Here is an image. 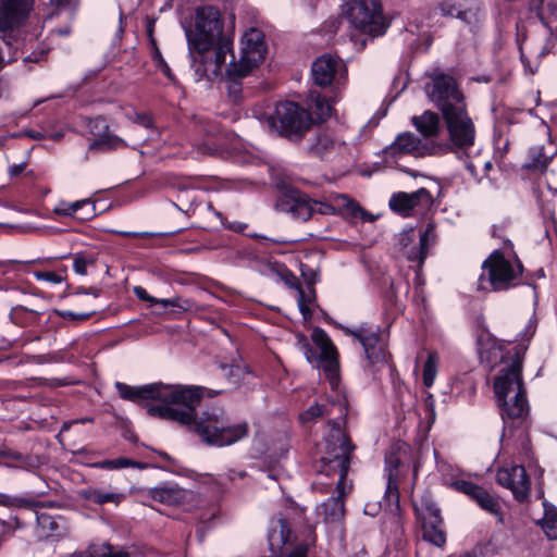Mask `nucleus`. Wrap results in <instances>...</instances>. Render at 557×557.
Instances as JSON below:
<instances>
[{
  "label": "nucleus",
  "instance_id": "f257e3e1",
  "mask_svg": "<svg viewBox=\"0 0 557 557\" xmlns=\"http://www.w3.org/2000/svg\"><path fill=\"white\" fill-rule=\"evenodd\" d=\"M185 33L196 79L221 75L227 57L233 58V37L223 33L220 11L213 5L197 8L195 26Z\"/></svg>",
  "mask_w": 557,
  "mask_h": 557
},
{
  "label": "nucleus",
  "instance_id": "f03ea898",
  "mask_svg": "<svg viewBox=\"0 0 557 557\" xmlns=\"http://www.w3.org/2000/svg\"><path fill=\"white\" fill-rule=\"evenodd\" d=\"M478 354L481 363L491 370L506 362V367L500 370L494 381V392L499 401L502 417L503 419L523 418L529 411V405L522 382V361L519 354L515 352L507 360L504 345L490 335L478 339Z\"/></svg>",
  "mask_w": 557,
  "mask_h": 557
},
{
  "label": "nucleus",
  "instance_id": "7ed1b4c3",
  "mask_svg": "<svg viewBox=\"0 0 557 557\" xmlns=\"http://www.w3.org/2000/svg\"><path fill=\"white\" fill-rule=\"evenodd\" d=\"M115 388L122 399L139 405H144L150 399L163 401L164 405L149 407L148 414L177 423H186L190 420L193 408L201 396L200 388H186L184 385H164L162 383L131 386L116 382Z\"/></svg>",
  "mask_w": 557,
  "mask_h": 557
},
{
  "label": "nucleus",
  "instance_id": "20e7f679",
  "mask_svg": "<svg viewBox=\"0 0 557 557\" xmlns=\"http://www.w3.org/2000/svg\"><path fill=\"white\" fill-rule=\"evenodd\" d=\"M341 420L333 421L332 429L325 438V450L320 458L317 469L327 476L338 475L336 496H331L318 507V513L324 521H339L345 515L344 496L350 485L346 483V475L350 467L351 454L356 446L351 444L348 435L341 428Z\"/></svg>",
  "mask_w": 557,
  "mask_h": 557
},
{
  "label": "nucleus",
  "instance_id": "39448f33",
  "mask_svg": "<svg viewBox=\"0 0 557 557\" xmlns=\"http://www.w3.org/2000/svg\"><path fill=\"white\" fill-rule=\"evenodd\" d=\"M185 387L200 388L201 396L193 408L190 420L181 424L188 426V429L195 432L203 443L211 446L224 447L233 445L248 435V423L246 421H233L222 409L211 408L202 411L199 417L197 416L196 409L200 405L205 393L208 392V396L213 397L219 393L218 391L207 389L202 386Z\"/></svg>",
  "mask_w": 557,
  "mask_h": 557
},
{
  "label": "nucleus",
  "instance_id": "423d86ee",
  "mask_svg": "<svg viewBox=\"0 0 557 557\" xmlns=\"http://www.w3.org/2000/svg\"><path fill=\"white\" fill-rule=\"evenodd\" d=\"M312 342L319 352L313 349L306 336H298V344L308 362L322 369L325 377L332 386L337 384L338 380V354L331 338L322 329H314L311 335Z\"/></svg>",
  "mask_w": 557,
  "mask_h": 557
},
{
  "label": "nucleus",
  "instance_id": "0eeeda50",
  "mask_svg": "<svg viewBox=\"0 0 557 557\" xmlns=\"http://www.w3.org/2000/svg\"><path fill=\"white\" fill-rule=\"evenodd\" d=\"M310 113L292 101L276 104L273 114L269 115L267 123L269 128L290 140L300 139L311 125Z\"/></svg>",
  "mask_w": 557,
  "mask_h": 557
},
{
  "label": "nucleus",
  "instance_id": "6e6552de",
  "mask_svg": "<svg viewBox=\"0 0 557 557\" xmlns=\"http://www.w3.org/2000/svg\"><path fill=\"white\" fill-rule=\"evenodd\" d=\"M449 141L435 143V145H447V149L441 150V154L450 151L466 152L473 147L475 141V125L468 113L467 104H458L453 110H446L442 114Z\"/></svg>",
  "mask_w": 557,
  "mask_h": 557
},
{
  "label": "nucleus",
  "instance_id": "1a4fd4ad",
  "mask_svg": "<svg viewBox=\"0 0 557 557\" xmlns=\"http://www.w3.org/2000/svg\"><path fill=\"white\" fill-rule=\"evenodd\" d=\"M33 8L34 0H0V37L9 48L21 47L22 26Z\"/></svg>",
  "mask_w": 557,
  "mask_h": 557
},
{
  "label": "nucleus",
  "instance_id": "9d476101",
  "mask_svg": "<svg viewBox=\"0 0 557 557\" xmlns=\"http://www.w3.org/2000/svg\"><path fill=\"white\" fill-rule=\"evenodd\" d=\"M267 51L264 34L260 29L251 27L242 38L239 61L235 62V57H230L231 61L226 71L233 76L245 77L265 59Z\"/></svg>",
  "mask_w": 557,
  "mask_h": 557
},
{
  "label": "nucleus",
  "instance_id": "9b49d317",
  "mask_svg": "<svg viewBox=\"0 0 557 557\" xmlns=\"http://www.w3.org/2000/svg\"><path fill=\"white\" fill-rule=\"evenodd\" d=\"M483 274L487 275L488 283L493 290H506L511 286H515V281L522 274L523 267L521 262L516 259L515 262L505 258V256L495 250L491 256L483 262Z\"/></svg>",
  "mask_w": 557,
  "mask_h": 557
},
{
  "label": "nucleus",
  "instance_id": "f8f14e48",
  "mask_svg": "<svg viewBox=\"0 0 557 557\" xmlns=\"http://www.w3.org/2000/svg\"><path fill=\"white\" fill-rule=\"evenodd\" d=\"M276 208L304 222L308 221L314 212L322 215L335 214L332 202L311 200L306 194L297 189L285 191L277 200Z\"/></svg>",
  "mask_w": 557,
  "mask_h": 557
},
{
  "label": "nucleus",
  "instance_id": "ddd939ff",
  "mask_svg": "<svg viewBox=\"0 0 557 557\" xmlns=\"http://www.w3.org/2000/svg\"><path fill=\"white\" fill-rule=\"evenodd\" d=\"M348 18L350 24L374 36L383 34L384 25L381 4L377 0H354L349 3Z\"/></svg>",
  "mask_w": 557,
  "mask_h": 557
},
{
  "label": "nucleus",
  "instance_id": "4468645a",
  "mask_svg": "<svg viewBox=\"0 0 557 557\" xmlns=\"http://www.w3.org/2000/svg\"><path fill=\"white\" fill-rule=\"evenodd\" d=\"M414 508L421 521L423 540L436 547H443L446 543V533L440 508L429 496H423L420 505H416Z\"/></svg>",
  "mask_w": 557,
  "mask_h": 557
},
{
  "label": "nucleus",
  "instance_id": "2eb2a0df",
  "mask_svg": "<svg viewBox=\"0 0 557 557\" xmlns=\"http://www.w3.org/2000/svg\"><path fill=\"white\" fill-rule=\"evenodd\" d=\"M447 149V145L425 143L411 132L400 133L395 140L383 149L386 158L398 159L405 154L425 157L441 154V150Z\"/></svg>",
  "mask_w": 557,
  "mask_h": 557
},
{
  "label": "nucleus",
  "instance_id": "dca6fc26",
  "mask_svg": "<svg viewBox=\"0 0 557 557\" xmlns=\"http://www.w3.org/2000/svg\"><path fill=\"white\" fill-rule=\"evenodd\" d=\"M430 100L443 114L446 110H453L458 104H466L465 98L455 79L446 74L434 75L428 86Z\"/></svg>",
  "mask_w": 557,
  "mask_h": 557
},
{
  "label": "nucleus",
  "instance_id": "f3484780",
  "mask_svg": "<svg viewBox=\"0 0 557 557\" xmlns=\"http://www.w3.org/2000/svg\"><path fill=\"white\" fill-rule=\"evenodd\" d=\"M434 242L435 227L432 224H428L425 230L420 233L418 240H416L412 230L400 234L398 239L403 256H405L408 261L416 262L418 270L422 268Z\"/></svg>",
  "mask_w": 557,
  "mask_h": 557
},
{
  "label": "nucleus",
  "instance_id": "a211bd4d",
  "mask_svg": "<svg viewBox=\"0 0 557 557\" xmlns=\"http://www.w3.org/2000/svg\"><path fill=\"white\" fill-rule=\"evenodd\" d=\"M496 482L510 490L515 499L520 503L524 502L530 494L531 482L524 467L521 465H509L499 468L496 472Z\"/></svg>",
  "mask_w": 557,
  "mask_h": 557
},
{
  "label": "nucleus",
  "instance_id": "6ab92c4d",
  "mask_svg": "<svg viewBox=\"0 0 557 557\" xmlns=\"http://www.w3.org/2000/svg\"><path fill=\"white\" fill-rule=\"evenodd\" d=\"M362 345L367 360L371 366L385 364L387 362L386 345L380 334L363 327L347 331Z\"/></svg>",
  "mask_w": 557,
  "mask_h": 557
},
{
  "label": "nucleus",
  "instance_id": "aec40b11",
  "mask_svg": "<svg viewBox=\"0 0 557 557\" xmlns=\"http://www.w3.org/2000/svg\"><path fill=\"white\" fill-rule=\"evenodd\" d=\"M444 16L455 17L468 25H475L482 16L479 0H444L438 4Z\"/></svg>",
  "mask_w": 557,
  "mask_h": 557
},
{
  "label": "nucleus",
  "instance_id": "412c9836",
  "mask_svg": "<svg viewBox=\"0 0 557 557\" xmlns=\"http://www.w3.org/2000/svg\"><path fill=\"white\" fill-rule=\"evenodd\" d=\"M89 128L94 135L98 136L89 145V150L106 152L125 148L127 146L123 138L109 132V125L103 117L92 119L89 123Z\"/></svg>",
  "mask_w": 557,
  "mask_h": 557
},
{
  "label": "nucleus",
  "instance_id": "4be33fe9",
  "mask_svg": "<svg viewBox=\"0 0 557 557\" xmlns=\"http://www.w3.org/2000/svg\"><path fill=\"white\" fill-rule=\"evenodd\" d=\"M431 202V194L426 188H419L412 193L398 191L392 195L389 208L403 216H409L414 208L428 206Z\"/></svg>",
  "mask_w": 557,
  "mask_h": 557
},
{
  "label": "nucleus",
  "instance_id": "5701e85b",
  "mask_svg": "<svg viewBox=\"0 0 557 557\" xmlns=\"http://www.w3.org/2000/svg\"><path fill=\"white\" fill-rule=\"evenodd\" d=\"M339 70H344L346 72V69L339 58L331 54H323L317 58L311 66V74L314 84L320 87L331 85Z\"/></svg>",
  "mask_w": 557,
  "mask_h": 557
},
{
  "label": "nucleus",
  "instance_id": "b1692460",
  "mask_svg": "<svg viewBox=\"0 0 557 557\" xmlns=\"http://www.w3.org/2000/svg\"><path fill=\"white\" fill-rule=\"evenodd\" d=\"M348 150V145L344 140L335 138L330 134L319 135L310 147L311 153L321 159L344 157Z\"/></svg>",
  "mask_w": 557,
  "mask_h": 557
},
{
  "label": "nucleus",
  "instance_id": "393cba45",
  "mask_svg": "<svg viewBox=\"0 0 557 557\" xmlns=\"http://www.w3.org/2000/svg\"><path fill=\"white\" fill-rule=\"evenodd\" d=\"M556 150L549 146L548 149L544 145H534L529 148L524 169L543 172L547 169Z\"/></svg>",
  "mask_w": 557,
  "mask_h": 557
},
{
  "label": "nucleus",
  "instance_id": "a878e982",
  "mask_svg": "<svg viewBox=\"0 0 557 557\" xmlns=\"http://www.w3.org/2000/svg\"><path fill=\"white\" fill-rule=\"evenodd\" d=\"M399 458L395 454H389L385 457V472L387 478V485L385 496L389 504H398L399 492L397 486Z\"/></svg>",
  "mask_w": 557,
  "mask_h": 557
},
{
  "label": "nucleus",
  "instance_id": "bb28decb",
  "mask_svg": "<svg viewBox=\"0 0 557 557\" xmlns=\"http://www.w3.org/2000/svg\"><path fill=\"white\" fill-rule=\"evenodd\" d=\"M544 0H532V9L550 35L557 36V0H550L543 7Z\"/></svg>",
  "mask_w": 557,
  "mask_h": 557
},
{
  "label": "nucleus",
  "instance_id": "cd10ccee",
  "mask_svg": "<svg viewBox=\"0 0 557 557\" xmlns=\"http://www.w3.org/2000/svg\"><path fill=\"white\" fill-rule=\"evenodd\" d=\"M411 122L425 138L435 137L441 132L440 116L433 111L426 110L421 115H414Z\"/></svg>",
  "mask_w": 557,
  "mask_h": 557
},
{
  "label": "nucleus",
  "instance_id": "c85d7f7f",
  "mask_svg": "<svg viewBox=\"0 0 557 557\" xmlns=\"http://www.w3.org/2000/svg\"><path fill=\"white\" fill-rule=\"evenodd\" d=\"M334 211L354 219L368 220L369 214L352 199L345 194H336L331 199Z\"/></svg>",
  "mask_w": 557,
  "mask_h": 557
},
{
  "label": "nucleus",
  "instance_id": "c756f323",
  "mask_svg": "<svg viewBox=\"0 0 557 557\" xmlns=\"http://www.w3.org/2000/svg\"><path fill=\"white\" fill-rule=\"evenodd\" d=\"M153 500L169 506L181 504L185 498V490L177 486L156 487L150 491Z\"/></svg>",
  "mask_w": 557,
  "mask_h": 557
},
{
  "label": "nucleus",
  "instance_id": "7c9ffc66",
  "mask_svg": "<svg viewBox=\"0 0 557 557\" xmlns=\"http://www.w3.org/2000/svg\"><path fill=\"white\" fill-rule=\"evenodd\" d=\"M91 205V201L89 199H83L77 200L73 202H67L64 200H61L54 208V213L62 216H71V218H77V212L86 207ZM94 208H91L88 212H86L83 216H78L81 220H88L91 216H94Z\"/></svg>",
  "mask_w": 557,
  "mask_h": 557
},
{
  "label": "nucleus",
  "instance_id": "2f4dec72",
  "mask_svg": "<svg viewBox=\"0 0 557 557\" xmlns=\"http://www.w3.org/2000/svg\"><path fill=\"white\" fill-rule=\"evenodd\" d=\"M84 499L96 505L112 503L119 505L124 498V493L106 492L99 488H88L82 493Z\"/></svg>",
  "mask_w": 557,
  "mask_h": 557
},
{
  "label": "nucleus",
  "instance_id": "473e14b6",
  "mask_svg": "<svg viewBox=\"0 0 557 557\" xmlns=\"http://www.w3.org/2000/svg\"><path fill=\"white\" fill-rule=\"evenodd\" d=\"M544 517L541 527L549 540H557V509L544 503Z\"/></svg>",
  "mask_w": 557,
  "mask_h": 557
},
{
  "label": "nucleus",
  "instance_id": "72a5a7b5",
  "mask_svg": "<svg viewBox=\"0 0 557 557\" xmlns=\"http://www.w3.org/2000/svg\"><path fill=\"white\" fill-rule=\"evenodd\" d=\"M310 107L321 121L327 119L332 114V106L329 100L321 96L318 91H310Z\"/></svg>",
  "mask_w": 557,
  "mask_h": 557
},
{
  "label": "nucleus",
  "instance_id": "f704fd0d",
  "mask_svg": "<svg viewBox=\"0 0 557 557\" xmlns=\"http://www.w3.org/2000/svg\"><path fill=\"white\" fill-rule=\"evenodd\" d=\"M474 502L484 510L498 515L500 506L497 499L491 495L486 490L482 488L478 495H475Z\"/></svg>",
  "mask_w": 557,
  "mask_h": 557
},
{
  "label": "nucleus",
  "instance_id": "c9c22d12",
  "mask_svg": "<svg viewBox=\"0 0 557 557\" xmlns=\"http://www.w3.org/2000/svg\"><path fill=\"white\" fill-rule=\"evenodd\" d=\"M286 284L292 287V288H295L297 289L298 292V307H299V310L301 311V313L306 317L307 314L310 313L309 311V308L306 304V295H305V292L302 290L297 277L295 275H293L292 273H289L287 276H286V280H285Z\"/></svg>",
  "mask_w": 557,
  "mask_h": 557
},
{
  "label": "nucleus",
  "instance_id": "e433bc0d",
  "mask_svg": "<svg viewBox=\"0 0 557 557\" xmlns=\"http://www.w3.org/2000/svg\"><path fill=\"white\" fill-rule=\"evenodd\" d=\"M453 486L456 491L463 493L468 495L471 499L474 500L475 495L480 493V491L483 488L470 481L466 480H458L453 483Z\"/></svg>",
  "mask_w": 557,
  "mask_h": 557
},
{
  "label": "nucleus",
  "instance_id": "4c0bfd02",
  "mask_svg": "<svg viewBox=\"0 0 557 557\" xmlns=\"http://www.w3.org/2000/svg\"><path fill=\"white\" fill-rule=\"evenodd\" d=\"M325 405L314 404L300 414L301 422H310L319 417L329 414Z\"/></svg>",
  "mask_w": 557,
  "mask_h": 557
},
{
  "label": "nucleus",
  "instance_id": "58836bf2",
  "mask_svg": "<svg viewBox=\"0 0 557 557\" xmlns=\"http://www.w3.org/2000/svg\"><path fill=\"white\" fill-rule=\"evenodd\" d=\"M0 505L5 507L29 508L33 506V503L26 498H18L7 494H0Z\"/></svg>",
  "mask_w": 557,
  "mask_h": 557
},
{
  "label": "nucleus",
  "instance_id": "ea45409f",
  "mask_svg": "<svg viewBox=\"0 0 557 557\" xmlns=\"http://www.w3.org/2000/svg\"><path fill=\"white\" fill-rule=\"evenodd\" d=\"M152 60L156 62L157 67L169 78L173 79L174 76L165 60L163 59L160 50L153 44V50L151 53Z\"/></svg>",
  "mask_w": 557,
  "mask_h": 557
},
{
  "label": "nucleus",
  "instance_id": "a19ab883",
  "mask_svg": "<svg viewBox=\"0 0 557 557\" xmlns=\"http://www.w3.org/2000/svg\"><path fill=\"white\" fill-rule=\"evenodd\" d=\"M97 557H135L128 552L115 548L109 544L102 545L97 552Z\"/></svg>",
  "mask_w": 557,
  "mask_h": 557
},
{
  "label": "nucleus",
  "instance_id": "79ce46f5",
  "mask_svg": "<svg viewBox=\"0 0 557 557\" xmlns=\"http://www.w3.org/2000/svg\"><path fill=\"white\" fill-rule=\"evenodd\" d=\"M159 305L162 307H174L178 308L182 311H187L191 308V301L189 299H184L182 297H174L171 299H160Z\"/></svg>",
  "mask_w": 557,
  "mask_h": 557
},
{
  "label": "nucleus",
  "instance_id": "37998d69",
  "mask_svg": "<svg viewBox=\"0 0 557 557\" xmlns=\"http://www.w3.org/2000/svg\"><path fill=\"white\" fill-rule=\"evenodd\" d=\"M37 521L38 524L49 534L55 533L59 529L57 520L48 513H41L40 516H38Z\"/></svg>",
  "mask_w": 557,
  "mask_h": 557
},
{
  "label": "nucleus",
  "instance_id": "c03bdc74",
  "mask_svg": "<svg viewBox=\"0 0 557 557\" xmlns=\"http://www.w3.org/2000/svg\"><path fill=\"white\" fill-rule=\"evenodd\" d=\"M92 263V259L83 253H76L74 257L73 269L79 275L87 273V267Z\"/></svg>",
  "mask_w": 557,
  "mask_h": 557
},
{
  "label": "nucleus",
  "instance_id": "a18cd8bd",
  "mask_svg": "<svg viewBox=\"0 0 557 557\" xmlns=\"http://www.w3.org/2000/svg\"><path fill=\"white\" fill-rule=\"evenodd\" d=\"M136 465H137V462L132 461L127 458H116V459H111V460H104L103 462L100 463V467L106 468V469H122V468L133 467Z\"/></svg>",
  "mask_w": 557,
  "mask_h": 557
},
{
  "label": "nucleus",
  "instance_id": "49530a36",
  "mask_svg": "<svg viewBox=\"0 0 557 557\" xmlns=\"http://www.w3.org/2000/svg\"><path fill=\"white\" fill-rule=\"evenodd\" d=\"M435 377V363L432 359V356H429L424 369H423V383L425 386L430 387Z\"/></svg>",
  "mask_w": 557,
  "mask_h": 557
},
{
  "label": "nucleus",
  "instance_id": "de8ad7c7",
  "mask_svg": "<svg viewBox=\"0 0 557 557\" xmlns=\"http://www.w3.org/2000/svg\"><path fill=\"white\" fill-rule=\"evenodd\" d=\"M35 277L38 281H46L52 284H60L64 281V276L61 273L53 271L36 272Z\"/></svg>",
  "mask_w": 557,
  "mask_h": 557
},
{
  "label": "nucleus",
  "instance_id": "09e8293b",
  "mask_svg": "<svg viewBox=\"0 0 557 557\" xmlns=\"http://www.w3.org/2000/svg\"><path fill=\"white\" fill-rule=\"evenodd\" d=\"M134 294L139 300L147 301L150 306L159 305L160 299L150 296L147 290L141 286L134 287Z\"/></svg>",
  "mask_w": 557,
  "mask_h": 557
},
{
  "label": "nucleus",
  "instance_id": "8fccbe9b",
  "mask_svg": "<svg viewBox=\"0 0 557 557\" xmlns=\"http://www.w3.org/2000/svg\"><path fill=\"white\" fill-rule=\"evenodd\" d=\"M226 73L230 77L228 92L234 97V100L236 101L238 99V95L240 94V90H242L240 84L238 82L242 77L233 76L227 71H226Z\"/></svg>",
  "mask_w": 557,
  "mask_h": 557
},
{
  "label": "nucleus",
  "instance_id": "3c124183",
  "mask_svg": "<svg viewBox=\"0 0 557 557\" xmlns=\"http://www.w3.org/2000/svg\"><path fill=\"white\" fill-rule=\"evenodd\" d=\"M0 459L22 460L23 456L10 448L2 447L0 448Z\"/></svg>",
  "mask_w": 557,
  "mask_h": 557
},
{
  "label": "nucleus",
  "instance_id": "603ef678",
  "mask_svg": "<svg viewBox=\"0 0 557 557\" xmlns=\"http://www.w3.org/2000/svg\"><path fill=\"white\" fill-rule=\"evenodd\" d=\"M90 315H91V313H75L73 311L61 312V317H63L64 319H69V320H76V319L87 320Z\"/></svg>",
  "mask_w": 557,
  "mask_h": 557
},
{
  "label": "nucleus",
  "instance_id": "864d4df0",
  "mask_svg": "<svg viewBox=\"0 0 557 557\" xmlns=\"http://www.w3.org/2000/svg\"><path fill=\"white\" fill-rule=\"evenodd\" d=\"M26 164L23 162L18 164H13L9 168V174L10 176H18L24 172Z\"/></svg>",
  "mask_w": 557,
  "mask_h": 557
},
{
  "label": "nucleus",
  "instance_id": "5fc2aeb1",
  "mask_svg": "<svg viewBox=\"0 0 557 557\" xmlns=\"http://www.w3.org/2000/svg\"><path fill=\"white\" fill-rule=\"evenodd\" d=\"M301 274L308 280L309 283H315L317 274L311 269L307 267H301Z\"/></svg>",
  "mask_w": 557,
  "mask_h": 557
},
{
  "label": "nucleus",
  "instance_id": "6e6d98bb",
  "mask_svg": "<svg viewBox=\"0 0 557 557\" xmlns=\"http://www.w3.org/2000/svg\"><path fill=\"white\" fill-rule=\"evenodd\" d=\"M194 194L195 191L193 190H182L178 195V200L183 203L185 200L186 201H189V202H193L195 197H194Z\"/></svg>",
  "mask_w": 557,
  "mask_h": 557
},
{
  "label": "nucleus",
  "instance_id": "4d7b16f0",
  "mask_svg": "<svg viewBox=\"0 0 557 557\" xmlns=\"http://www.w3.org/2000/svg\"><path fill=\"white\" fill-rule=\"evenodd\" d=\"M76 293L77 294H90V295H92L95 297H98L99 294H100V289L94 288V287H89V288L78 287Z\"/></svg>",
  "mask_w": 557,
  "mask_h": 557
},
{
  "label": "nucleus",
  "instance_id": "13d9d810",
  "mask_svg": "<svg viewBox=\"0 0 557 557\" xmlns=\"http://www.w3.org/2000/svg\"><path fill=\"white\" fill-rule=\"evenodd\" d=\"M136 122L144 125L145 127H149L151 125V119L145 114H137Z\"/></svg>",
  "mask_w": 557,
  "mask_h": 557
},
{
  "label": "nucleus",
  "instance_id": "bf43d9fd",
  "mask_svg": "<svg viewBox=\"0 0 557 557\" xmlns=\"http://www.w3.org/2000/svg\"><path fill=\"white\" fill-rule=\"evenodd\" d=\"M223 370H228L227 374L233 376L239 374L243 369L239 366L222 367Z\"/></svg>",
  "mask_w": 557,
  "mask_h": 557
},
{
  "label": "nucleus",
  "instance_id": "052dcab7",
  "mask_svg": "<svg viewBox=\"0 0 557 557\" xmlns=\"http://www.w3.org/2000/svg\"><path fill=\"white\" fill-rule=\"evenodd\" d=\"M65 0H50V3L54 7H60L64 3Z\"/></svg>",
  "mask_w": 557,
  "mask_h": 557
},
{
  "label": "nucleus",
  "instance_id": "680f3d73",
  "mask_svg": "<svg viewBox=\"0 0 557 557\" xmlns=\"http://www.w3.org/2000/svg\"><path fill=\"white\" fill-rule=\"evenodd\" d=\"M129 235H140V236H151L152 234L151 233H147V232H144V233H129Z\"/></svg>",
  "mask_w": 557,
  "mask_h": 557
},
{
  "label": "nucleus",
  "instance_id": "e2e57ef3",
  "mask_svg": "<svg viewBox=\"0 0 557 557\" xmlns=\"http://www.w3.org/2000/svg\"><path fill=\"white\" fill-rule=\"evenodd\" d=\"M71 424H72V422H65V423H63L61 431H66V430H69V428H70V425H71Z\"/></svg>",
  "mask_w": 557,
  "mask_h": 557
},
{
  "label": "nucleus",
  "instance_id": "0e129e2a",
  "mask_svg": "<svg viewBox=\"0 0 557 557\" xmlns=\"http://www.w3.org/2000/svg\"><path fill=\"white\" fill-rule=\"evenodd\" d=\"M527 331L530 332V335H533L534 334V326H532L531 324L527 326Z\"/></svg>",
  "mask_w": 557,
  "mask_h": 557
},
{
  "label": "nucleus",
  "instance_id": "69168bd1",
  "mask_svg": "<svg viewBox=\"0 0 557 557\" xmlns=\"http://www.w3.org/2000/svg\"><path fill=\"white\" fill-rule=\"evenodd\" d=\"M91 421H92L91 418H84V419L78 420V422H81V423H86V422H91Z\"/></svg>",
  "mask_w": 557,
  "mask_h": 557
},
{
  "label": "nucleus",
  "instance_id": "338daca9",
  "mask_svg": "<svg viewBox=\"0 0 557 557\" xmlns=\"http://www.w3.org/2000/svg\"><path fill=\"white\" fill-rule=\"evenodd\" d=\"M338 409H339L341 414H344L346 411L345 407H343L342 405H339Z\"/></svg>",
  "mask_w": 557,
  "mask_h": 557
},
{
  "label": "nucleus",
  "instance_id": "774afa93",
  "mask_svg": "<svg viewBox=\"0 0 557 557\" xmlns=\"http://www.w3.org/2000/svg\"><path fill=\"white\" fill-rule=\"evenodd\" d=\"M55 385H64V382L62 380H54Z\"/></svg>",
  "mask_w": 557,
  "mask_h": 557
}]
</instances>
